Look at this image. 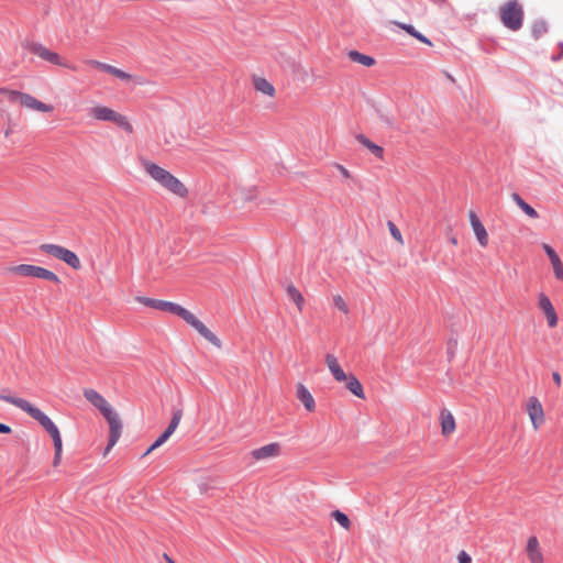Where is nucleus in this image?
I'll return each mask as SVG.
<instances>
[{
  "mask_svg": "<svg viewBox=\"0 0 563 563\" xmlns=\"http://www.w3.org/2000/svg\"><path fill=\"white\" fill-rule=\"evenodd\" d=\"M137 300L146 307L166 311L181 318L185 322L191 325L202 338L217 347H221L220 339L210 331L192 312L183 306L162 299H153L148 297H139Z\"/></svg>",
  "mask_w": 563,
  "mask_h": 563,
  "instance_id": "f257e3e1",
  "label": "nucleus"
},
{
  "mask_svg": "<svg viewBox=\"0 0 563 563\" xmlns=\"http://www.w3.org/2000/svg\"><path fill=\"white\" fill-rule=\"evenodd\" d=\"M85 398L96 408H98L106 420L109 423V439L107 448L104 449V455L117 444L121 437L122 423L118 412L111 407V405L104 399V397L92 388H86L84 390Z\"/></svg>",
  "mask_w": 563,
  "mask_h": 563,
  "instance_id": "f03ea898",
  "label": "nucleus"
},
{
  "mask_svg": "<svg viewBox=\"0 0 563 563\" xmlns=\"http://www.w3.org/2000/svg\"><path fill=\"white\" fill-rule=\"evenodd\" d=\"M143 167L145 172L162 187L180 198L187 197L188 190L185 185L168 170L150 161H144Z\"/></svg>",
  "mask_w": 563,
  "mask_h": 563,
  "instance_id": "7ed1b4c3",
  "label": "nucleus"
},
{
  "mask_svg": "<svg viewBox=\"0 0 563 563\" xmlns=\"http://www.w3.org/2000/svg\"><path fill=\"white\" fill-rule=\"evenodd\" d=\"M500 20L503 24L511 30L518 31L522 27L523 10L517 0H509L500 7Z\"/></svg>",
  "mask_w": 563,
  "mask_h": 563,
  "instance_id": "20e7f679",
  "label": "nucleus"
},
{
  "mask_svg": "<svg viewBox=\"0 0 563 563\" xmlns=\"http://www.w3.org/2000/svg\"><path fill=\"white\" fill-rule=\"evenodd\" d=\"M1 92L7 97V99L10 102H18L22 107L40 112H51L53 110V107L51 104L44 103L29 93L9 89H1Z\"/></svg>",
  "mask_w": 563,
  "mask_h": 563,
  "instance_id": "39448f33",
  "label": "nucleus"
},
{
  "mask_svg": "<svg viewBox=\"0 0 563 563\" xmlns=\"http://www.w3.org/2000/svg\"><path fill=\"white\" fill-rule=\"evenodd\" d=\"M11 271L14 274L25 277H35L44 280H49L55 284L60 283L59 277L54 272L36 265L20 264L12 267Z\"/></svg>",
  "mask_w": 563,
  "mask_h": 563,
  "instance_id": "423d86ee",
  "label": "nucleus"
},
{
  "mask_svg": "<svg viewBox=\"0 0 563 563\" xmlns=\"http://www.w3.org/2000/svg\"><path fill=\"white\" fill-rule=\"evenodd\" d=\"M44 253L63 261L74 269H79L81 264L79 257L70 250L57 244H42L40 247Z\"/></svg>",
  "mask_w": 563,
  "mask_h": 563,
  "instance_id": "0eeeda50",
  "label": "nucleus"
},
{
  "mask_svg": "<svg viewBox=\"0 0 563 563\" xmlns=\"http://www.w3.org/2000/svg\"><path fill=\"white\" fill-rule=\"evenodd\" d=\"M24 47L32 54L38 56L43 60L51 63L53 65L66 67V68H73L69 64L64 62L59 55L55 52H52L47 47H45L43 44L37 42H27Z\"/></svg>",
  "mask_w": 563,
  "mask_h": 563,
  "instance_id": "6e6552de",
  "label": "nucleus"
},
{
  "mask_svg": "<svg viewBox=\"0 0 563 563\" xmlns=\"http://www.w3.org/2000/svg\"><path fill=\"white\" fill-rule=\"evenodd\" d=\"M24 47L32 54L38 56L43 60L51 63L53 65L66 67V68H73L69 64L64 62L59 55L55 52H52L47 47H45L43 44L37 42H27Z\"/></svg>",
  "mask_w": 563,
  "mask_h": 563,
  "instance_id": "1a4fd4ad",
  "label": "nucleus"
},
{
  "mask_svg": "<svg viewBox=\"0 0 563 563\" xmlns=\"http://www.w3.org/2000/svg\"><path fill=\"white\" fill-rule=\"evenodd\" d=\"M18 408L29 413L34 420H36L48 434L56 431L58 428L52 421V419L44 413L40 408L33 406L30 401H18Z\"/></svg>",
  "mask_w": 563,
  "mask_h": 563,
  "instance_id": "9d476101",
  "label": "nucleus"
},
{
  "mask_svg": "<svg viewBox=\"0 0 563 563\" xmlns=\"http://www.w3.org/2000/svg\"><path fill=\"white\" fill-rule=\"evenodd\" d=\"M527 412L530 417L532 426L538 429L544 421V411L541 402L537 397H530L527 404Z\"/></svg>",
  "mask_w": 563,
  "mask_h": 563,
  "instance_id": "9b49d317",
  "label": "nucleus"
},
{
  "mask_svg": "<svg viewBox=\"0 0 563 563\" xmlns=\"http://www.w3.org/2000/svg\"><path fill=\"white\" fill-rule=\"evenodd\" d=\"M538 306L544 312L549 327H555L558 324V314L550 298L545 294L541 292L539 295Z\"/></svg>",
  "mask_w": 563,
  "mask_h": 563,
  "instance_id": "f8f14e48",
  "label": "nucleus"
},
{
  "mask_svg": "<svg viewBox=\"0 0 563 563\" xmlns=\"http://www.w3.org/2000/svg\"><path fill=\"white\" fill-rule=\"evenodd\" d=\"M280 453V445L278 443H269L258 449H254L251 455L254 460H267L278 456Z\"/></svg>",
  "mask_w": 563,
  "mask_h": 563,
  "instance_id": "ddd939ff",
  "label": "nucleus"
},
{
  "mask_svg": "<svg viewBox=\"0 0 563 563\" xmlns=\"http://www.w3.org/2000/svg\"><path fill=\"white\" fill-rule=\"evenodd\" d=\"M470 223L474 231V234L482 246H486L488 244V235L486 229L479 218L476 216L474 211H470Z\"/></svg>",
  "mask_w": 563,
  "mask_h": 563,
  "instance_id": "4468645a",
  "label": "nucleus"
},
{
  "mask_svg": "<svg viewBox=\"0 0 563 563\" xmlns=\"http://www.w3.org/2000/svg\"><path fill=\"white\" fill-rule=\"evenodd\" d=\"M296 396L302 402L303 407L307 411H313L316 409V402L312 394L309 389L301 383H298L296 386Z\"/></svg>",
  "mask_w": 563,
  "mask_h": 563,
  "instance_id": "2eb2a0df",
  "label": "nucleus"
},
{
  "mask_svg": "<svg viewBox=\"0 0 563 563\" xmlns=\"http://www.w3.org/2000/svg\"><path fill=\"white\" fill-rule=\"evenodd\" d=\"M543 250L547 253L554 271V275L558 279L563 280V264L554 251L549 244H543Z\"/></svg>",
  "mask_w": 563,
  "mask_h": 563,
  "instance_id": "dca6fc26",
  "label": "nucleus"
},
{
  "mask_svg": "<svg viewBox=\"0 0 563 563\" xmlns=\"http://www.w3.org/2000/svg\"><path fill=\"white\" fill-rule=\"evenodd\" d=\"M325 364L328 365L329 371L333 375L334 379L338 382H344L346 378V374L341 368L338 363V358L333 354L325 355Z\"/></svg>",
  "mask_w": 563,
  "mask_h": 563,
  "instance_id": "f3484780",
  "label": "nucleus"
},
{
  "mask_svg": "<svg viewBox=\"0 0 563 563\" xmlns=\"http://www.w3.org/2000/svg\"><path fill=\"white\" fill-rule=\"evenodd\" d=\"M356 141L365 146L375 157L379 159H384V148L380 145L372 142L364 134H357L355 136Z\"/></svg>",
  "mask_w": 563,
  "mask_h": 563,
  "instance_id": "a211bd4d",
  "label": "nucleus"
},
{
  "mask_svg": "<svg viewBox=\"0 0 563 563\" xmlns=\"http://www.w3.org/2000/svg\"><path fill=\"white\" fill-rule=\"evenodd\" d=\"M90 113L97 120L112 122L115 119L117 111L108 107L98 106L93 107Z\"/></svg>",
  "mask_w": 563,
  "mask_h": 563,
  "instance_id": "6ab92c4d",
  "label": "nucleus"
},
{
  "mask_svg": "<svg viewBox=\"0 0 563 563\" xmlns=\"http://www.w3.org/2000/svg\"><path fill=\"white\" fill-rule=\"evenodd\" d=\"M441 428H442V433L443 435H449L451 434L454 429H455V420H454V417L453 415L446 410V409H443L441 411Z\"/></svg>",
  "mask_w": 563,
  "mask_h": 563,
  "instance_id": "aec40b11",
  "label": "nucleus"
},
{
  "mask_svg": "<svg viewBox=\"0 0 563 563\" xmlns=\"http://www.w3.org/2000/svg\"><path fill=\"white\" fill-rule=\"evenodd\" d=\"M345 382H346L345 387L354 396H356L357 398H362V399L365 397L363 386L360 383V380L356 378V376H354L353 374H351L349 376L346 375Z\"/></svg>",
  "mask_w": 563,
  "mask_h": 563,
  "instance_id": "412c9836",
  "label": "nucleus"
},
{
  "mask_svg": "<svg viewBox=\"0 0 563 563\" xmlns=\"http://www.w3.org/2000/svg\"><path fill=\"white\" fill-rule=\"evenodd\" d=\"M347 55L352 62L358 63L366 67H371V66L375 65V63H376V60L372 56L362 54L355 49L350 51L347 53Z\"/></svg>",
  "mask_w": 563,
  "mask_h": 563,
  "instance_id": "4be33fe9",
  "label": "nucleus"
},
{
  "mask_svg": "<svg viewBox=\"0 0 563 563\" xmlns=\"http://www.w3.org/2000/svg\"><path fill=\"white\" fill-rule=\"evenodd\" d=\"M253 81H254V88L257 91H260L266 96H269V97L274 96L275 88L268 80H266L265 78H262V77H255Z\"/></svg>",
  "mask_w": 563,
  "mask_h": 563,
  "instance_id": "5701e85b",
  "label": "nucleus"
},
{
  "mask_svg": "<svg viewBox=\"0 0 563 563\" xmlns=\"http://www.w3.org/2000/svg\"><path fill=\"white\" fill-rule=\"evenodd\" d=\"M514 201L518 205V207L530 218L537 219L539 218V213L537 210L531 207L529 203H527L519 194L514 192L512 194Z\"/></svg>",
  "mask_w": 563,
  "mask_h": 563,
  "instance_id": "b1692460",
  "label": "nucleus"
},
{
  "mask_svg": "<svg viewBox=\"0 0 563 563\" xmlns=\"http://www.w3.org/2000/svg\"><path fill=\"white\" fill-rule=\"evenodd\" d=\"M397 25L421 43L432 46V42L426 35L417 31L413 25L406 23H398Z\"/></svg>",
  "mask_w": 563,
  "mask_h": 563,
  "instance_id": "393cba45",
  "label": "nucleus"
},
{
  "mask_svg": "<svg viewBox=\"0 0 563 563\" xmlns=\"http://www.w3.org/2000/svg\"><path fill=\"white\" fill-rule=\"evenodd\" d=\"M49 435L52 437L54 450H55L54 465H57L62 457V449H63L62 437H60L58 429L56 431H54L53 433H51Z\"/></svg>",
  "mask_w": 563,
  "mask_h": 563,
  "instance_id": "a878e982",
  "label": "nucleus"
},
{
  "mask_svg": "<svg viewBox=\"0 0 563 563\" xmlns=\"http://www.w3.org/2000/svg\"><path fill=\"white\" fill-rule=\"evenodd\" d=\"M286 291L289 299H291L298 309L301 310L305 300L300 291L294 285H288Z\"/></svg>",
  "mask_w": 563,
  "mask_h": 563,
  "instance_id": "bb28decb",
  "label": "nucleus"
},
{
  "mask_svg": "<svg viewBox=\"0 0 563 563\" xmlns=\"http://www.w3.org/2000/svg\"><path fill=\"white\" fill-rule=\"evenodd\" d=\"M547 32H548V25L544 20H537L533 22L532 27H531V34L534 40L540 38Z\"/></svg>",
  "mask_w": 563,
  "mask_h": 563,
  "instance_id": "cd10ccee",
  "label": "nucleus"
},
{
  "mask_svg": "<svg viewBox=\"0 0 563 563\" xmlns=\"http://www.w3.org/2000/svg\"><path fill=\"white\" fill-rule=\"evenodd\" d=\"M112 122H114L119 128L123 129L128 133L133 132L132 124L129 122L128 118L121 113L117 112L115 119H113Z\"/></svg>",
  "mask_w": 563,
  "mask_h": 563,
  "instance_id": "c85d7f7f",
  "label": "nucleus"
},
{
  "mask_svg": "<svg viewBox=\"0 0 563 563\" xmlns=\"http://www.w3.org/2000/svg\"><path fill=\"white\" fill-rule=\"evenodd\" d=\"M332 517L344 529H349L350 528L351 521H350L349 517L344 512H342L340 510H334L332 512Z\"/></svg>",
  "mask_w": 563,
  "mask_h": 563,
  "instance_id": "c756f323",
  "label": "nucleus"
},
{
  "mask_svg": "<svg viewBox=\"0 0 563 563\" xmlns=\"http://www.w3.org/2000/svg\"><path fill=\"white\" fill-rule=\"evenodd\" d=\"M106 73L111 74V75H113V76H115V77H118V78H120L122 80L131 79V75L130 74H128V73H125V71H123V70H121V69H119V68H117V67H114V66H112L110 64H109L108 69H107Z\"/></svg>",
  "mask_w": 563,
  "mask_h": 563,
  "instance_id": "7c9ffc66",
  "label": "nucleus"
},
{
  "mask_svg": "<svg viewBox=\"0 0 563 563\" xmlns=\"http://www.w3.org/2000/svg\"><path fill=\"white\" fill-rule=\"evenodd\" d=\"M333 305L335 308H338L343 313L349 312L347 305L345 303L344 299L340 295H336L333 297Z\"/></svg>",
  "mask_w": 563,
  "mask_h": 563,
  "instance_id": "2f4dec72",
  "label": "nucleus"
},
{
  "mask_svg": "<svg viewBox=\"0 0 563 563\" xmlns=\"http://www.w3.org/2000/svg\"><path fill=\"white\" fill-rule=\"evenodd\" d=\"M527 552L528 554L533 552H539V542L536 537H530L527 542Z\"/></svg>",
  "mask_w": 563,
  "mask_h": 563,
  "instance_id": "473e14b6",
  "label": "nucleus"
},
{
  "mask_svg": "<svg viewBox=\"0 0 563 563\" xmlns=\"http://www.w3.org/2000/svg\"><path fill=\"white\" fill-rule=\"evenodd\" d=\"M0 400H3L8 404H11V405H14L15 407H18V401H26L25 399L23 398H19V397H14V396H11V395H8V394H0Z\"/></svg>",
  "mask_w": 563,
  "mask_h": 563,
  "instance_id": "72a5a7b5",
  "label": "nucleus"
},
{
  "mask_svg": "<svg viewBox=\"0 0 563 563\" xmlns=\"http://www.w3.org/2000/svg\"><path fill=\"white\" fill-rule=\"evenodd\" d=\"M181 417H183V410L181 409L174 410L172 420L169 422V426L175 427L177 429V427H178V424H179V422L181 420Z\"/></svg>",
  "mask_w": 563,
  "mask_h": 563,
  "instance_id": "f704fd0d",
  "label": "nucleus"
},
{
  "mask_svg": "<svg viewBox=\"0 0 563 563\" xmlns=\"http://www.w3.org/2000/svg\"><path fill=\"white\" fill-rule=\"evenodd\" d=\"M388 228H389V231H390V234L393 235L394 239H396L397 241H401V233L399 231V229L396 227V224L391 221H388Z\"/></svg>",
  "mask_w": 563,
  "mask_h": 563,
  "instance_id": "c9c22d12",
  "label": "nucleus"
},
{
  "mask_svg": "<svg viewBox=\"0 0 563 563\" xmlns=\"http://www.w3.org/2000/svg\"><path fill=\"white\" fill-rule=\"evenodd\" d=\"M90 66L95 67V68H98L100 70H103V71H107L108 69V66L109 64H106V63H102V62H99V60H95V59H90L87 62Z\"/></svg>",
  "mask_w": 563,
  "mask_h": 563,
  "instance_id": "e433bc0d",
  "label": "nucleus"
},
{
  "mask_svg": "<svg viewBox=\"0 0 563 563\" xmlns=\"http://www.w3.org/2000/svg\"><path fill=\"white\" fill-rule=\"evenodd\" d=\"M334 167L340 172L343 178L349 179L351 178L350 172L341 164H334Z\"/></svg>",
  "mask_w": 563,
  "mask_h": 563,
  "instance_id": "4c0bfd02",
  "label": "nucleus"
},
{
  "mask_svg": "<svg viewBox=\"0 0 563 563\" xmlns=\"http://www.w3.org/2000/svg\"><path fill=\"white\" fill-rule=\"evenodd\" d=\"M529 559H530L531 563H542V554L540 551L530 553Z\"/></svg>",
  "mask_w": 563,
  "mask_h": 563,
  "instance_id": "58836bf2",
  "label": "nucleus"
},
{
  "mask_svg": "<svg viewBox=\"0 0 563 563\" xmlns=\"http://www.w3.org/2000/svg\"><path fill=\"white\" fill-rule=\"evenodd\" d=\"M459 563H472V558L465 551H462L459 554Z\"/></svg>",
  "mask_w": 563,
  "mask_h": 563,
  "instance_id": "ea45409f",
  "label": "nucleus"
},
{
  "mask_svg": "<svg viewBox=\"0 0 563 563\" xmlns=\"http://www.w3.org/2000/svg\"><path fill=\"white\" fill-rule=\"evenodd\" d=\"M12 432V429L10 426L0 422V433L9 434Z\"/></svg>",
  "mask_w": 563,
  "mask_h": 563,
  "instance_id": "a19ab883",
  "label": "nucleus"
},
{
  "mask_svg": "<svg viewBox=\"0 0 563 563\" xmlns=\"http://www.w3.org/2000/svg\"><path fill=\"white\" fill-rule=\"evenodd\" d=\"M169 438L163 432L155 441L156 445H163Z\"/></svg>",
  "mask_w": 563,
  "mask_h": 563,
  "instance_id": "79ce46f5",
  "label": "nucleus"
},
{
  "mask_svg": "<svg viewBox=\"0 0 563 563\" xmlns=\"http://www.w3.org/2000/svg\"><path fill=\"white\" fill-rule=\"evenodd\" d=\"M552 378L556 386H561L562 378L559 372H553Z\"/></svg>",
  "mask_w": 563,
  "mask_h": 563,
  "instance_id": "37998d69",
  "label": "nucleus"
},
{
  "mask_svg": "<svg viewBox=\"0 0 563 563\" xmlns=\"http://www.w3.org/2000/svg\"><path fill=\"white\" fill-rule=\"evenodd\" d=\"M161 445H156V441H154L152 443V445L145 451V453L143 454V456H146L147 454H150L152 451H154L155 449L159 448Z\"/></svg>",
  "mask_w": 563,
  "mask_h": 563,
  "instance_id": "c03bdc74",
  "label": "nucleus"
},
{
  "mask_svg": "<svg viewBox=\"0 0 563 563\" xmlns=\"http://www.w3.org/2000/svg\"><path fill=\"white\" fill-rule=\"evenodd\" d=\"M161 445H156V441H154L152 443V445L145 451V453L143 454V456H146L147 454H150L152 451H154L155 449L159 448Z\"/></svg>",
  "mask_w": 563,
  "mask_h": 563,
  "instance_id": "a18cd8bd",
  "label": "nucleus"
},
{
  "mask_svg": "<svg viewBox=\"0 0 563 563\" xmlns=\"http://www.w3.org/2000/svg\"><path fill=\"white\" fill-rule=\"evenodd\" d=\"M176 428L168 424V427L165 429L164 433L166 437H170L175 432Z\"/></svg>",
  "mask_w": 563,
  "mask_h": 563,
  "instance_id": "49530a36",
  "label": "nucleus"
},
{
  "mask_svg": "<svg viewBox=\"0 0 563 563\" xmlns=\"http://www.w3.org/2000/svg\"><path fill=\"white\" fill-rule=\"evenodd\" d=\"M176 428L168 424V427L165 429L164 433L166 437H170L175 432Z\"/></svg>",
  "mask_w": 563,
  "mask_h": 563,
  "instance_id": "de8ad7c7",
  "label": "nucleus"
},
{
  "mask_svg": "<svg viewBox=\"0 0 563 563\" xmlns=\"http://www.w3.org/2000/svg\"><path fill=\"white\" fill-rule=\"evenodd\" d=\"M164 558L167 561V563H175V561L172 560L167 554H164Z\"/></svg>",
  "mask_w": 563,
  "mask_h": 563,
  "instance_id": "09e8293b",
  "label": "nucleus"
},
{
  "mask_svg": "<svg viewBox=\"0 0 563 563\" xmlns=\"http://www.w3.org/2000/svg\"><path fill=\"white\" fill-rule=\"evenodd\" d=\"M560 57H561V56H553V57H552V60H554V62H555V60H559V59H560Z\"/></svg>",
  "mask_w": 563,
  "mask_h": 563,
  "instance_id": "8fccbe9b",
  "label": "nucleus"
}]
</instances>
